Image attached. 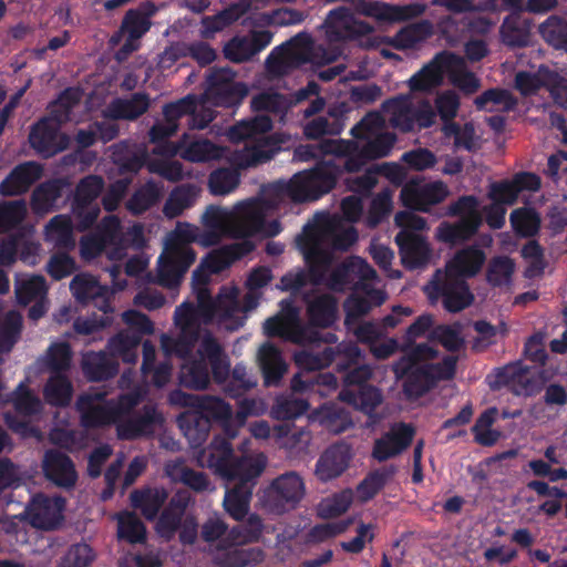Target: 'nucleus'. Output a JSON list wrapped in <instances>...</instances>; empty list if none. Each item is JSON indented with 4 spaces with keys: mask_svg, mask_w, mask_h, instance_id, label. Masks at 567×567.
<instances>
[{
    "mask_svg": "<svg viewBox=\"0 0 567 567\" xmlns=\"http://www.w3.org/2000/svg\"><path fill=\"white\" fill-rule=\"evenodd\" d=\"M156 350L152 343L145 341L143 343V363L142 372L144 375L152 374L154 385L162 388L166 385L171 379L172 367L162 362L155 364Z\"/></svg>",
    "mask_w": 567,
    "mask_h": 567,
    "instance_id": "09e8293b",
    "label": "nucleus"
},
{
    "mask_svg": "<svg viewBox=\"0 0 567 567\" xmlns=\"http://www.w3.org/2000/svg\"><path fill=\"white\" fill-rule=\"evenodd\" d=\"M424 291L432 302L442 297L445 309L451 312L463 310L474 300L464 279L449 276L442 270L435 272L433 279L424 287Z\"/></svg>",
    "mask_w": 567,
    "mask_h": 567,
    "instance_id": "2eb2a0df",
    "label": "nucleus"
},
{
    "mask_svg": "<svg viewBox=\"0 0 567 567\" xmlns=\"http://www.w3.org/2000/svg\"><path fill=\"white\" fill-rule=\"evenodd\" d=\"M449 51L437 53L408 81L411 91L429 92L443 83L447 72Z\"/></svg>",
    "mask_w": 567,
    "mask_h": 567,
    "instance_id": "c756f323",
    "label": "nucleus"
},
{
    "mask_svg": "<svg viewBox=\"0 0 567 567\" xmlns=\"http://www.w3.org/2000/svg\"><path fill=\"white\" fill-rule=\"evenodd\" d=\"M198 408L206 419H213L220 423L230 437L236 436L234 415L229 404L218 398L203 396L198 401Z\"/></svg>",
    "mask_w": 567,
    "mask_h": 567,
    "instance_id": "58836bf2",
    "label": "nucleus"
},
{
    "mask_svg": "<svg viewBox=\"0 0 567 567\" xmlns=\"http://www.w3.org/2000/svg\"><path fill=\"white\" fill-rule=\"evenodd\" d=\"M43 471L50 481L62 487L73 486L78 478L71 460L66 455L55 451H50L45 454Z\"/></svg>",
    "mask_w": 567,
    "mask_h": 567,
    "instance_id": "c9c22d12",
    "label": "nucleus"
},
{
    "mask_svg": "<svg viewBox=\"0 0 567 567\" xmlns=\"http://www.w3.org/2000/svg\"><path fill=\"white\" fill-rule=\"evenodd\" d=\"M204 231L195 225L177 224L164 241L157 261V281L165 287L176 286L196 255L189 244L197 241L204 247L214 246L223 238H248L261 230L262 216L258 203L241 200L231 208L210 205L202 215Z\"/></svg>",
    "mask_w": 567,
    "mask_h": 567,
    "instance_id": "7ed1b4c3",
    "label": "nucleus"
},
{
    "mask_svg": "<svg viewBox=\"0 0 567 567\" xmlns=\"http://www.w3.org/2000/svg\"><path fill=\"white\" fill-rule=\"evenodd\" d=\"M499 382L518 395H529L534 391L533 373L520 364H509L498 373Z\"/></svg>",
    "mask_w": 567,
    "mask_h": 567,
    "instance_id": "a19ab883",
    "label": "nucleus"
},
{
    "mask_svg": "<svg viewBox=\"0 0 567 567\" xmlns=\"http://www.w3.org/2000/svg\"><path fill=\"white\" fill-rule=\"evenodd\" d=\"M342 54L340 47L327 50L313 47L311 39L306 34H299L285 45L274 50L267 59V69L270 73L279 75L289 68L297 66L307 61L317 64L331 63Z\"/></svg>",
    "mask_w": 567,
    "mask_h": 567,
    "instance_id": "f8f14e48",
    "label": "nucleus"
},
{
    "mask_svg": "<svg viewBox=\"0 0 567 567\" xmlns=\"http://www.w3.org/2000/svg\"><path fill=\"white\" fill-rule=\"evenodd\" d=\"M44 239L55 247L72 249L75 246L71 218L58 215L44 228Z\"/></svg>",
    "mask_w": 567,
    "mask_h": 567,
    "instance_id": "ea45409f",
    "label": "nucleus"
},
{
    "mask_svg": "<svg viewBox=\"0 0 567 567\" xmlns=\"http://www.w3.org/2000/svg\"><path fill=\"white\" fill-rule=\"evenodd\" d=\"M446 63V75L454 86L458 87L465 94H473L480 89V80L474 73L466 69L465 61L462 56L449 52Z\"/></svg>",
    "mask_w": 567,
    "mask_h": 567,
    "instance_id": "e433bc0d",
    "label": "nucleus"
},
{
    "mask_svg": "<svg viewBox=\"0 0 567 567\" xmlns=\"http://www.w3.org/2000/svg\"><path fill=\"white\" fill-rule=\"evenodd\" d=\"M103 188V182L97 176L84 178L76 188L75 200L73 205V215L76 218L78 228L84 230L90 227L100 213L94 202Z\"/></svg>",
    "mask_w": 567,
    "mask_h": 567,
    "instance_id": "4be33fe9",
    "label": "nucleus"
},
{
    "mask_svg": "<svg viewBox=\"0 0 567 567\" xmlns=\"http://www.w3.org/2000/svg\"><path fill=\"white\" fill-rule=\"evenodd\" d=\"M82 369L90 380L99 381L114 375L117 364L111 354L91 352L83 355Z\"/></svg>",
    "mask_w": 567,
    "mask_h": 567,
    "instance_id": "37998d69",
    "label": "nucleus"
},
{
    "mask_svg": "<svg viewBox=\"0 0 567 567\" xmlns=\"http://www.w3.org/2000/svg\"><path fill=\"white\" fill-rule=\"evenodd\" d=\"M447 196L449 188L443 182H410L403 186L400 198L409 208L427 212L431 206L443 202Z\"/></svg>",
    "mask_w": 567,
    "mask_h": 567,
    "instance_id": "5701e85b",
    "label": "nucleus"
},
{
    "mask_svg": "<svg viewBox=\"0 0 567 567\" xmlns=\"http://www.w3.org/2000/svg\"><path fill=\"white\" fill-rule=\"evenodd\" d=\"M340 174L338 166L332 163H322L311 171H305L293 175L289 182H278L262 188L259 198L249 200L258 203L262 220L266 214L279 207L287 199L293 202L316 200L328 193L336 184ZM280 231L277 221L265 225L262 221L261 230L258 234L265 236H276Z\"/></svg>",
    "mask_w": 567,
    "mask_h": 567,
    "instance_id": "39448f33",
    "label": "nucleus"
},
{
    "mask_svg": "<svg viewBox=\"0 0 567 567\" xmlns=\"http://www.w3.org/2000/svg\"><path fill=\"white\" fill-rule=\"evenodd\" d=\"M245 244H233L210 252L193 272V289L197 297V307L181 305L175 311V324L181 330L177 340L167 334L161 338L162 350L166 355H187L190 347L198 342L197 358L187 360L181 368L179 381L193 389H205L209 383V367L214 379L224 382L230 369L227 355L210 334L202 331L200 324L216 318L219 321L217 300L212 301L206 288L209 274L227 268L235 259L250 250Z\"/></svg>",
    "mask_w": 567,
    "mask_h": 567,
    "instance_id": "f257e3e1",
    "label": "nucleus"
},
{
    "mask_svg": "<svg viewBox=\"0 0 567 567\" xmlns=\"http://www.w3.org/2000/svg\"><path fill=\"white\" fill-rule=\"evenodd\" d=\"M234 79L235 73L230 69L212 70L200 106L204 107L209 102H215L216 104L226 103L229 95L235 92H243L239 84L234 82Z\"/></svg>",
    "mask_w": 567,
    "mask_h": 567,
    "instance_id": "72a5a7b5",
    "label": "nucleus"
},
{
    "mask_svg": "<svg viewBox=\"0 0 567 567\" xmlns=\"http://www.w3.org/2000/svg\"><path fill=\"white\" fill-rule=\"evenodd\" d=\"M305 495V483L295 472L285 473L265 489L264 504L276 513L293 508Z\"/></svg>",
    "mask_w": 567,
    "mask_h": 567,
    "instance_id": "f3484780",
    "label": "nucleus"
},
{
    "mask_svg": "<svg viewBox=\"0 0 567 567\" xmlns=\"http://www.w3.org/2000/svg\"><path fill=\"white\" fill-rule=\"evenodd\" d=\"M456 360L453 354L440 355L437 349L430 343H421L410 351V358L400 360L393 369L396 377L401 378L413 364L417 365L422 375L411 374L404 382L405 394L417 398L432 382L451 379L455 373Z\"/></svg>",
    "mask_w": 567,
    "mask_h": 567,
    "instance_id": "0eeeda50",
    "label": "nucleus"
},
{
    "mask_svg": "<svg viewBox=\"0 0 567 567\" xmlns=\"http://www.w3.org/2000/svg\"><path fill=\"white\" fill-rule=\"evenodd\" d=\"M73 296L80 301H86L97 297H104L107 289L102 287L97 280L87 274L76 275L70 282Z\"/></svg>",
    "mask_w": 567,
    "mask_h": 567,
    "instance_id": "69168bd1",
    "label": "nucleus"
},
{
    "mask_svg": "<svg viewBox=\"0 0 567 567\" xmlns=\"http://www.w3.org/2000/svg\"><path fill=\"white\" fill-rule=\"evenodd\" d=\"M48 286L44 277L30 276L17 280L16 296L18 301L22 305H28L31 301L43 299L47 295Z\"/></svg>",
    "mask_w": 567,
    "mask_h": 567,
    "instance_id": "13d9d810",
    "label": "nucleus"
},
{
    "mask_svg": "<svg viewBox=\"0 0 567 567\" xmlns=\"http://www.w3.org/2000/svg\"><path fill=\"white\" fill-rule=\"evenodd\" d=\"M262 558L260 549L234 547L218 554L215 559L219 567H247L260 563Z\"/></svg>",
    "mask_w": 567,
    "mask_h": 567,
    "instance_id": "8fccbe9b",
    "label": "nucleus"
},
{
    "mask_svg": "<svg viewBox=\"0 0 567 567\" xmlns=\"http://www.w3.org/2000/svg\"><path fill=\"white\" fill-rule=\"evenodd\" d=\"M270 280L271 274L268 268L261 267L251 271L247 279L248 292L245 295L243 303L238 300V289L236 287H224L217 297L219 323L228 330H236L241 327L246 313L258 306L260 298L258 289L266 286Z\"/></svg>",
    "mask_w": 567,
    "mask_h": 567,
    "instance_id": "9b49d317",
    "label": "nucleus"
},
{
    "mask_svg": "<svg viewBox=\"0 0 567 567\" xmlns=\"http://www.w3.org/2000/svg\"><path fill=\"white\" fill-rule=\"evenodd\" d=\"M257 358L265 377V383L267 385L277 384L287 371V364L280 352L270 343H265L259 348Z\"/></svg>",
    "mask_w": 567,
    "mask_h": 567,
    "instance_id": "4c0bfd02",
    "label": "nucleus"
},
{
    "mask_svg": "<svg viewBox=\"0 0 567 567\" xmlns=\"http://www.w3.org/2000/svg\"><path fill=\"white\" fill-rule=\"evenodd\" d=\"M150 102L146 95L135 94L127 100H116L109 109L111 116L116 118L134 120L145 113Z\"/></svg>",
    "mask_w": 567,
    "mask_h": 567,
    "instance_id": "6e6d98bb",
    "label": "nucleus"
},
{
    "mask_svg": "<svg viewBox=\"0 0 567 567\" xmlns=\"http://www.w3.org/2000/svg\"><path fill=\"white\" fill-rule=\"evenodd\" d=\"M243 16L239 6L227 8L216 16L206 17L202 20L200 34L203 38H213L215 33L223 31L225 28L237 21Z\"/></svg>",
    "mask_w": 567,
    "mask_h": 567,
    "instance_id": "bf43d9fd",
    "label": "nucleus"
},
{
    "mask_svg": "<svg viewBox=\"0 0 567 567\" xmlns=\"http://www.w3.org/2000/svg\"><path fill=\"white\" fill-rule=\"evenodd\" d=\"M414 430L411 425L394 424L389 432L375 440L372 456L384 462L402 453L412 442Z\"/></svg>",
    "mask_w": 567,
    "mask_h": 567,
    "instance_id": "cd10ccee",
    "label": "nucleus"
},
{
    "mask_svg": "<svg viewBox=\"0 0 567 567\" xmlns=\"http://www.w3.org/2000/svg\"><path fill=\"white\" fill-rule=\"evenodd\" d=\"M39 363L52 374L63 373L70 368L71 350L66 342L52 343L45 354L39 359Z\"/></svg>",
    "mask_w": 567,
    "mask_h": 567,
    "instance_id": "603ef678",
    "label": "nucleus"
},
{
    "mask_svg": "<svg viewBox=\"0 0 567 567\" xmlns=\"http://www.w3.org/2000/svg\"><path fill=\"white\" fill-rule=\"evenodd\" d=\"M120 223L116 217L110 216L103 220L99 234L84 236L80 241V254L84 260L96 258L107 245H114L115 248L107 251L112 260L122 259L123 238Z\"/></svg>",
    "mask_w": 567,
    "mask_h": 567,
    "instance_id": "dca6fc26",
    "label": "nucleus"
},
{
    "mask_svg": "<svg viewBox=\"0 0 567 567\" xmlns=\"http://www.w3.org/2000/svg\"><path fill=\"white\" fill-rule=\"evenodd\" d=\"M80 100V90H65L51 105L50 117L33 126L29 141L39 154L48 157L66 147L68 137L59 132V125L72 118L71 112Z\"/></svg>",
    "mask_w": 567,
    "mask_h": 567,
    "instance_id": "1a4fd4ad",
    "label": "nucleus"
},
{
    "mask_svg": "<svg viewBox=\"0 0 567 567\" xmlns=\"http://www.w3.org/2000/svg\"><path fill=\"white\" fill-rule=\"evenodd\" d=\"M486 256L483 250L475 246L465 247L458 250L446 264L443 274L456 278H468L477 275L484 265Z\"/></svg>",
    "mask_w": 567,
    "mask_h": 567,
    "instance_id": "2f4dec72",
    "label": "nucleus"
},
{
    "mask_svg": "<svg viewBox=\"0 0 567 567\" xmlns=\"http://www.w3.org/2000/svg\"><path fill=\"white\" fill-rule=\"evenodd\" d=\"M344 402L352 404L355 409L371 415L378 405L382 402V395L373 386H361L355 392L351 389H344L339 394Z\"/></svg>",
    "mask_w": 567,
    "mask_h": 567,
    "instance_id": "a18cd8bd",
    "label": "nucleus"
},
{
    "mask_svg": "<svg viewBox=\"0 0 567 567\" xmlns=\"http://www.w3.org/2000/svg\"><path fill=\"white\" fill-rule=\"evenodd\" d=\"M309 417L311 421L318 422L326 430L334 434H339L352 426V421L349 415L336 405H323Z\"/></svg>",
    "mask_w": 567,
    "mask_h": 567,
    "instance_id": "c03bdc74",
    "label": "nucleus"
},
{
    "mask_svg": "<svg viewBox=\"0 0 567 567\" xmlns=\"http://www.w3.org/2000/svg\"><path fill=\"white\" fill-rule=\"evenodd\" d=\"M146 394L145 386H134L131 392L122 394L117 401L105 400L104 393L90 392L80 396L78 410L85 427H100L115 424L121 439L131 440L153 433L162 423V415L153 406H145L140 415L131 411Z\"/></svg>",
    "mask_w": 567,
    "mask_h": 567,
    "instance_id": "20e7f679",
    "label": "nucleus"
},
{
    "mask_svg": "<svg viewBox=\"0 0 567 567\" xmlns=\"http://www.w3.org/2000/svg\"><path fill=\"white\" fill-rule=\"evenodd\" d=\"M351 133L354 141L324 140L318 146L322 154L347 157L344 167L349 172L359 171L369 159L388 156L395 142L379 113H369Z\"/></svg>",
    "mask_w": 567,
    "mask_h": 567,
    "instance_id": "423d86ee",
    "label": "nucleus"
},
{
    "mask_svg": "<svg viewBox=\"0 0 567 567\" xmlns=\"http://www.w3.org/2000/svg\"><path fill=\"white\" fill-rule=\"evenodd\" d=\"M270 128L271 121L266 115H258L233 126L228 132L229 138L236 142L246 141L244 148L235 152L234 164L248 167L270 159L275 153L274 143L267 135Z\"/></svg>",
    "mask_w": 567,
    "mask_h": 567,
    "instance_id": "9d476101",
    "label": "nucleus"
},
{
    "mask_svg": "<svg viewBox=\"0 0 567 567\" xmlns=\"http://www.w3.org/2000/svg\"><path fill=\"white\" fill-rule=\"evenodd\" d=\"M515 104L516 101L508 91L498 89L488 90L475 99L476 107L486 112L508 111Z\"/></svg>",
    "mask_w": 567,
    "mask_h": 567,
    "instance_id": "052dcab7",
    "label": "nucleus"
},
{
    "mask_svg": "<svg viewBox=\"0 0 567 567\" xmlns=\"http://www.w3.org/2000/svg\"><path fill=\"white\" fill-rule=\"evenodd\" d=\"M357 240V233L351 225H346L339 217L327 218L315 227L306 228L298 238V245L310 264L311 277L316 282H323L334 290H340L351 275L360 279V287L346 301V324L365 313L372 307L384 302L386 296L375 287L377 274L362 258L352 257L348 264L332 267L330 248L347 249Z\"/></svg>",
    "mask_w": 567,
    "mask_h": 567,
    "instance_id": "f03ea898",
    "label": "nucleus"
},
{
    "mask_svg": "<svg viewBox=\"0 0 567 567\" xmlns=\"http://www.w3.org/2000/svg\"><path fill=\"white\" fill-rule=\"evenodd\" d=\"M255 478L244 480L237 477L231 482H226V494L223 506L225 511L236 520L243 519L249 511L251 497V482Z\"/></svg>",
    "mask_w": 567,
    "mask_h": 567,
    "instance_id": "7c9ffc66",
    "label": "nucleus"
},
{
    "mask_svg": "<svg viewBox=\"0 0 567 567\" xmlns=\"http://www.w3.org/2000/svg\"><path fill=\"white\" fill-rule=\"evenodd\" d=\"M540 187V179L532 173L517 174L511 181L493 183L488 189V198L503 206H512L516 203L522 190H537Z\"/></svg>",
    "mask_w": 567,
    "mask_h": 567,
    "instance_id": "bb28decb",
    "label": "nucleus"
},
{
    "mask_svg": "<svg viewBox=\"0 0 567 567\" xmlns=\"http://www.w3.org/2000/svg\"><path fill=\"white\" fill-rule=\"evenodd\" d=\"M154 153L161 156L173 157L179 155L182 158L193 163H202L219 158L223 155L220 148L204 138H196L190 134H184L177 143H159Z\"/></svg>",
    "mask_w": 567,
    "mask_h": 567,
    "instance_id": "a211bd4d",
    "label": "nucleus"
},
{
    "mask_svg": "<svg viewBox=\"0 0 567 567\" xmlns=\"http://www.w3.org/2000/svg\"><path fill=\"white\" fill-rule=\"evenodd\" d=\"M389 122L402 132L412 131L413 102L409 96H399L383 104Z\"/></svg>",
    "mask_w": 567,
    "mask_h": 567,
    "instance_id": "79ce46f5",
    "label": "nucleus"
},
{
    "mask_svg": "<svg viewBox=\"0 0 567 567\" xmlns=\"http://www.w3.org/2000/svg\"><path fill=\"white\" fill-rule=\"evenodd\" d=\"M130 498L132 505L141 509L147 519H153L166 501L167 493L163 488H148L133 492Z\"/></svg>",
    "mask_w": 567,
    "mask_h": 567,
    "instance_id": "de8ad7c7",
    "label": "nucleus"
},
{
    "mask_svg": "<svg viewBox=\"0 0 567 567\" xmlns=\"http://www.w3.org/2000/svg\"><path fill=\"white\" fill-rule=\"evenodd\" d=\"M353 453L350 445L339 443L327 449L316 464L315 474L321 482L341 476L350 465Z\"/></svg>",
    "mask_w": 567,
    "mask_h": 567,
    "instance_id": "a878e982",
    "label": "nucleus"
},
{
    "mask_svg": "<svg viewBox=\"0 0 567 567\" xmlns=\"http://www.w3.org/2000/svg\"><path fill=\"white\" fill-rule=\"evenodd\" d=\"M497 410L492 408L482 413L476 420L473 432L476 442L481 445H493L499 440L501 432L492 427L497 417Z\"/></svg>",
    "mask_w": 567,
    "mask_h": 567,
    "instance_id": "774afa93",
    "label": "nucleus"
},
{
    "mask_svg": "<svg viewBox=\"0 0 567 567\" xmlns=\"http://www.w3.org/2000/svg\"><path fill=\"white\" fill-rule=\"evenodd\" d=\"M509 220L514 230L523 237L536 235L540 227V217L532 208L522 207L513 210Z\"/></svg>",
    "mask_w": 567,
    "mask_h": 567,
    "instance_id": "680f3d73",
    "label": "nucleus"
},
{
    "mask_svg": "<svg viewBox=\"0 0 567 567\" xmlns=\"http://www.w3.org/2000/svg\"><path fill=\"white\" fill-rule=\"evenodd\" d=\"M393 468H383L370 473L358 486L357 497L361 503L373 498L393 475Z\"/></svg>",
    "mask_w": 567,
    "mask_h": 567,
    "instance_id": "0e129e2a",
    "label": "nucleus"
},
{
    "mask_svg": "<svg viewBox=\"0 0 567 567\" xmlns=\"http://www.w3.org/2000/svg\"><path fill=\"white\" fill-rule=\"evenodd\" d=\"M501 33L505 43L523 47L529 41L530 24L520 13L514 12L504 20Z\"/></svg>",
    "mask_w": 567,
    "mask_h": 567,
    "instance_id": "49530a36",
    "label": "nucleus"
},
{
    "mask_svg": "<svg viewBox=\"0 0 567 567\" xmlns=\"http://www.w3.org/2000/svg\"><path fill=\"white\" fill-rule=\"evenodd\" d=\"M65 501L60 496L37 495L28 506L31 525L40 529H53L64 518Z\"/></svg>",
    "mask_w": 567,
    "mask_h": 567,
    "instance_id": "393cba45",
    "label": "nucleus"
},
{
    "mask_svg": "<svg viewBox=\"0 0 567 567\" xmlns=\"http://www.w3.org/2000/svg\"><path fill=\"white\" fill-rule=\"evenodd\" d=\"M72 384L63 373L51 374L44 390V399L52 405H66L72 398Z\"/></svg>",
    "mask_w": 567,
    "mask_h": 567,
    "instance_id": "3c124183",
    "label": "nucleus"
},
{
    "mask_svg": "<svg viewBox=\"0 0 567 567\" xmlns=\"http://www.w3.org/2000/svg\"><path fill=\"white\" fill-rule=\"evenodd\" d=\"M354 9L358 13L381 22H402L421 16L425 11V6L421 3L393 6L381 1L357 0Z\"/></svg>",
    "mask_w": 567,
    "mask_h": 567,
    "instance_id": "b1692460",
    "label": "nucleus"
},
{
    "mask_svg": "<svg viewBox=\"0 0 567 567\" xmlns=\"http://www.w3.org/2000/svg\"><path fill=\"white\" fill-rule=\"evenodd\" d=\"M516 89L523 95L534 94L542 85L546 86L555 102L567 109V80L555 71L540 68L536 74L520 72L515 79Z\"/></svg>",
    "mask_w": 567,
    "mask_h": 567,
    "instance_id": "aec40b11",
    "label": "nucleus"
},
{
    "mask_svg": "<svg viewBox=\"0 0 567 567\" xmlns=\"http://www.w3.org/2000/svg\"><path fill=\"white\" fill-rule=\"evenodd\" d=\"M446 214L460 219L441 223L435 229V238L452 246L471 239L483 223L480 202L474 196L461 197L447 207Z\"/></svg>",
    "mask_w": 567,
    "mask_h": 567,
    "instance_id": "4468645a",
    "label": "nucleus"
},
{
    "mask_svg": "<svg viewBox=\"0 0 567 567\" xmlns=\"http://www.w3.org/2000/svg\"><path fill=\"white\" fill-rule=\"evenodd\" d=\"M337 303L330 296H319L308 306L310 322L319 327H328L336 320Z\"/></svg>",
    "mask_w": 567,
    "mask_h": 567,
    "instance_id": "4d7b16f0",
    "label": "nucleus"
},
{
    "mask_svg": "<svg viewBox=\"0 0 567 567\" xmlns=\"http://www.w3.org/2000/svg\"><path fill=\"white\" fill-rule=\"evenodd\" d=\"M140 341L141 336L137 332L124 331L118 333L109 343L111 357L122 358L127 363L135 362Z\"/></svg>",
    "mask_w": 567,
    "mask_h": 567,
    "instance_id": "864d4df0",
    "label": "nucleus"
},
{
    "mask_svg": "<svg viewBox=\"0 0 567 567\" xmlns=\"http://www.w3.org/2000/svg\"><path fill=\"white\" fill-rule=\"evenodd\" d=\"M197 196L198 190L194 186L177 187L169 194L163 213L166 217L174 218L189 208L195 203Z\"/></svg>",
    "mask_w": 567,
    "mask_h": 567,
    "instance_id": "5fc2aeb1",
    "label": "nucleus"
},
{
    "mask_svg": "<svg viewBox=\"0 0 567 567\" xmlns=\"http://www.w3.org/2000/svg\"><path fill=\"white\" fill-rule=\"evenodd\" d=\"M323 29L329 42H338L373 32V27L358 20L349 9L339 7L331 10L323 23Z\"/></svg>",
    "mask_w": 567,
    "mask_h": 567,
    "instance_id": "412c9836",
    "label": "nucleus"
},
{
    "mask_svg": "<svg viewBox=\"0 0 567 567\" xmlns=\"http://www.w3.org/2000/svg\"><path fill=\"white\" fill-rule=\"evenodd\" d=\"M271 38L268 31H254L248 35L234 37L224 47L225 56L234 62H244L264 50Z\"/></svg>",
    "mask_w": 567,
    "mask_h": 567,
    "instance_id": "c85d7f7f",
    "label": "nucleus"
},
{
    "mask_svg": "<svg viewBox=\"0 0 567 567\" xmlns=\"http://www.w3.org/2000/svg\"><path fill=\"white\" fill-rule=\"evenodd\" d=\"M22 317L16 311H9L0 321V352L7 353L20 338Z\"/></svg>",
    "mask_w": 567,
    "mask_h": 567,
    "instance_id": "338daca9",
    "label": "nucleus"
},
{
    "mask_svg": "<svg viewBox=\"0 0 567 567\" xmlns=\"http://www.w3.org/2000/svg\"><path fill=\"white\" fill-rule=\"evenodd\" d=\"M196 460L199 466L213 470L225 482L237 477L256 478L266 467V456L262 453L245 455L235 460L229 442L224 437H216L203 449Z\"/></svg>",
    "mask_w": 567,
    "mask_h": 567,
    "instance_id": "6e6552de",
    "label": "nucleus"
},
{
    "mask_svg": "<svg viewBox=\"0 0 567 567\" xmlns=\"http://www.w3.org/2000/svg\"><path fill=\"white\" fill-rule=\"evenodd\" d=\"M42 174L41 166L35 162H27L16 166L0 184V194L17 196L25 193Z\"/></svg>",
    "mask_w": 567,
    "mask_h": 567,
    "instance_id": "473e14b6",
    "label": "nucleus"
},
{
    "mask_svg": "<svg viewBox=\"0 0 567 567\" xmlns=\"http://www.w3.org/2000/svg\"><path fill=\"white\" fill-rule=\"evenodd\" d=\"M202 109L204 107L202 106ZM163 113L166 121L175 123H177L182 116L192 113L189 127L197 130L206 127L214 118V114L210 110L199 111L198 104L189 96L166 105Z\"/></svg>",
    "mask_w": 567,
    "mask_h": 567,
    "instance_id": "f704fd0d",
    "label": "nucleus"
},
{
    "mask_svg": "<svg viewBox=\"0 0 567 567\" xmlns=\"http://www.w3.org/2000/svg\"><path fill=\"white\" fill-rule=\"evenodd\" d=\"M264 332L269 337L278 336L296 343L315 340L301 326L299 312L289 300H282L279 313L265 321Z\"/></svg>",
    "mask_w": 567,
    "mask_h": 567,
    "instance_id": "6ab92c4d",
    "label": "nucleus"
},
{
    "mask_svg": "<svg viewBox=\"0 0 567 567\" xmlns=\"http://www.w3.org/2000/svg\"><path fill=\"white\" fill-rule=\"evenodd\" d=\"M394 221L401 229L395 236V243L400 247L403 265L411 269L426 265L432 257V249L420 234L427 229L426 220L411 212H399Z\"/></svg>",
    "mask_w": 567,
    "mask_h": 567,
    "instance_id": "ddd939ff",
    "label": "nucleus"
},
{
    "mask_svg": "<svg viewBox=\"0 0 567 567\" xmlns=\"http://www.w3.org/2000/svg\"><path fill=\"white\" fill-rule=\"evenodd\" d=\"M117 535L128 543H142L146 537L144 524L133 514L124 512L116 515Z\"/></svg>",
    "mask_w": 567,
    "mask_h": 567,
    "instance_id": "e2e57ef3",
    "label": "nucleus"
}]
</instances>
